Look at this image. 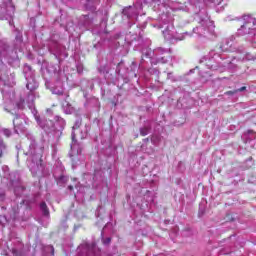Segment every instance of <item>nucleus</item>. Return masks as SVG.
<instances>
[{
    "instance_id": "1",
    "label": "nucleus",
    "mask_w": 256,
    "mask_h": 256,
    "mask_svg": "<svg viewBox=\"0 0 256 256\" xmlns=\"http://www.w3.org/2000/svg\"><path fill=\"white\" fill-rule=\"evenodd\" d=\"M0 89L4 100V111L15 115L13 119L14 133H17V135L23 133L30 141L26 155H28L27 163L32 175L43 173V147L37 145L35 137L25 127L27 117L25 115H18L20 110L25 109V103L28 108L35 109V96L29 94L25 100L23 98H17L13 88L9 85L4 84Z\"/></svg>"
},
{
    "instance_id": "2",
    "label": "nucleus",
    "mask_w": 256,
    "mask_h": 256,
    "mask_svg": "<svg viewBox=\"0 0 256 256\" xmlns=\"http://www.w3.org/2000/svg\"><path fill=\"white\" fill-rule=\"evenodd\" d=\"M15 5L11 0H0V19H13Z\"/></svg>"
},
{
    "instance_id": "3",
    "label": "nucleus",
    "mask_w": 256,
    "mask_h": 256,
    "mask_svg": "<svg viewBox=\"0 0 256 256\" xmlns=\"http://www.w3.org/2000/svg\"><path fill=\"white\" fill-rule=\"evenodd\" d=\"M244 24L238 29V35L240 37H243L245 35H249L251 33H254L253 28L251 27H255L256 25V19L249 16V15H244L242 17Z\"/></svg>"
},
{
    "instance_id": "4",
    "label": "nucleus",
    "mask_w": 256,
    "mask_h": 256,
    "mask_svg": "<svg viewBox=\"0 0 256 256\" xmlns=\"http://www.w3.org/2000/svg\"><path fill=\"white\" fill-rule=\"evenodd\" d=\"M23 72L27 81L26 87L28 91H35V89L39 87V84L37 83V81H35V71H33V68H31V66L25 64Z\"/></svg>"
},
{
    "instance_id": "5",
    "label": "nucleus",
    "mask_w": 256,
    "mask_h": 256,
    "mask_svg": "<svg viewBox=\"0 0 256 256\" xmlns=\"http://www.w3.org/2000/svg\"><path fill=\"white\" fill-rule=\"evenodd\" d=\"M213 29H215L213 22L209 19H205L200 22L198 27L193 29V33L198 35V37H207L208 33H213Z\"/></svg>"
},
{
    "instance_id": "6",
    "label": "nucleus",
    "mask_w": 256,
    "mask_h": 256,
    "mask_svg": "<svg viewBox=\"0 0 256 256\" xmlns=\"http://www.w3.org/2000/svg\"><path fill=\"white\" fill-rule=\"evenodd\" d=\"M164 25H166L165 29L162 31L164 39H166V41H171L173 39H177L176 32H175V26H173L172 23H168V24H164Z\"/></svg>"
},
{
    "instance_id": "7",
    "label": "nucleus",
    "mask_w": 256,
    "mask_h": 256,
    "mask_svg": "<svg viewBox=\"0 0 256 256\" xmlns=\"http://www.w3.org/2000/svg\"><path fill=\"white\" fill-rule=\"evenodd\" d=\"M156 58H157V63H167V58H165V56L163 57H159V55H165V53H169L168 49L165 48H157L154 51Z\"/></svg>"
},
{
    "instance_id": "8",
    "label": "nucleus",
    "mask_w": 256,
    "mask_h": 256,
    "mask_svg": "<svg viewBox=\"0 0 256 256\" xmlns=\"http://www.w3.org/2000/svg\"><path fill=\"white\" fill-rule=\"evenodd\" d=\"M50 91H52L53 95H63V82L61 80H57L55 85L50 88Z\"/></svg>"
},
{
    "instance_id": "9",
    "label": "nucleus",
    "mask_w": 256,
    "mask_h": 256,
    "mask_svg": "<svg viewBox=\"0 0 256 256\" xmlns=\"http://www.w3.org/2000/svg\"><path fill=\"white\" fill-rule=\"evenodd\" d=\"M44 75H57V65L49 63L43 68Z\"/></svg>"
},
{
    "instance_id": "10",
    "label": "nucleus",
    "mask_w": 256,
    "mask_h": 256,
    "mask_svg": "<svg viewBox=\"0 0 256 256\" xmlns=\"http://www.w3.org/2000/svg\"><path fill=\"white\" fill-rule=\"evenodd\" d=\"M123 15H125L128 19H132L135 17V7H127L123 10Z\"/></svg>"
},
{
    "instance_id": "11",
    "label": "nucleus",
    "mask_w": 256,
    "mask_h": 256,
    "mask_svg": "<svg viewBox=\"0 0 256 256\" xmlns=\"http://www.w3.org/2000/svg\"><path fill=\"white\" fill-rule=\"evenodd\" d=\"M63 111L64 113H66V115H71V113H73V111H75V108H73V106L71 104H69L68 102H65L62 105Z\"/></svg>"
},
{
    "instance_id": "12",
    "label": "nucleus",
    "mask_w": 256,
    "mask_h": 256,
    "mask_svg": "<svg viewBox=\"0 0 256 256\" xmlns=\"http://www.w3.org/2000/svg\"><path fill=\"white\" fill-rule=\"evenodd\" d=\"M89 251L90 253H93V255L95 256L101 255V249H99L95 244H91V246H89Z\"/></svg>"
},
{
    "instance_id": "13",
    "label": "nucleus",
    "mask_w": 256,
    "mask_h": 256,
    "mask_svg": "<svg viewBox=\"0 0 256 256\" xmlns=\"http://www.w3.org/2000/svg\"><path fill=\"white\" fill-rule=\"evenodd\" d=\"M71 137H72V143L70 147L72 151H77V149H79V144H77V140L75 139V132H72Z\"/></svg>"
},
{
    "instance_id": "14",
    "label": "nucleus",
    "mask_w": 256,
    "mask_h": 256,
    "mask_svg": "<svg viewBox=\"0 0 256 256\" xmlns=\"http://www.w3.org/2000/svg\"><path fill=\"white\" fill-rule=\"evenodd\" d=\"M40 209L45 217H49V208L45 202L40 204Z\"/></svg>"
},
{
    "instance_id": "15",
    "label": "nucleus",
    "mask_w": 256,
    "mask_h": 256,
    "mask_svg": "<svg viewBox=\"0 0 256 256\" xmlns=\"http://www.w3.org/2000/svg\"><path fill=\"white\" fill-rule=\"evenodd\" d=\"M7 149L5 142L0 138V157H3V151Z\"/></svg>"
},
{
    "instance_id": "16",
    "label": "nucleus",
    "mask_w": 256,
    "mask_h": 256,
    "mask_svg": "<svg viewBox=\"0 0 256 256\" xmlns=\"http://www.w3.org/2000/svg\"><path fill=\"white\" fill-rule=\"evenodd\" d=\"M0 133H3V135H5V137H11V130L7 129V128H2L0 129Z\"/></svg>"
},
{
    "instance_id": "17",
    "label": "nucleus",
    "mask_w": 256,
    "mask_h": 256,
    "mask_svg": "<svg viewBox=\"0 0 256 256\" xmlns=\"http://www.w3.org/2000/svg\"><path fill=\"white\" fill-rule=\"evenodd\" d=\"M23 191H24L23 186H18V187H16V188L14 189L15 195H20V193H23Z\"/></svg>"
},
{
    "instance_id": "18",
    "label": "nucleus",
    "mask_w": 256,
    "mask_h": 256,
    "mask_svg": "<svg viewBox=\"0 0 256 256\" xmlns=\"http://www.w3.org/2000/svg\"><path fill=\"white\" fill-rule=\"evenodd\" d=\"M58 183H59V185L64 184V183H67V177H65V176H60V177L58 178Z\"/></svg>"
},
{
    "instance_id": "19",
    "label": "nucleus",
    "mask_w": 256,
    "mask_h": 256,
    "mask_svg": "<svg viewBox=\"0 0 256 256\" xmlns=\"http://www.w3.org/2000/svg\"><path fill=\"white\" fill-rule=\"evenodd\" d=\"M140 134L145 137V135H149V129L147 128H141L140 129Z\"/></svg>"
},
{
    "instance_id": "20",
    "label": "nucleus",
    "mask_w": 256,
    "mask_h": 256,
    "mask_svg": "<svg viewBox=\"0 0 256 256\" xmlns=\"http://www.w3.org/2000/svg\"><path fill=\"white\" fill-rule=\"evenodd\" d=\"M81 119L76 120L75 125L73 126V129H79L81 127Z\"/></svg>"
},
{
    "instance_id": "21",
    "label": "nucleus",
    "mask_w": 256,
    "mask_h": 256,
    "mask_svg": "<svg viewBox=\"0 0 256 256\" xmlns=\"http://www.w3.org/2000/svg\"><path fill=\"white\" fill-rule=\"evenodd\" d=\"M209 3H213V5H221L223 3V0H208Z\"/></svg>"
},
{
    "instance_id": "22",
    "label": "nucleus",
    "mask_w": 256,
    "mask_h": 256,
    "mask_svg": "<svg viewBox=\"0 0 256 256\" xmlns=\"http://www.w3.org/2000/svg\"><path fill=\"white\" fill-rule=\"evenodd\" d=\"M55 120H56V121H59V123H60L61 125H65V120H64L63 118H61V117H59V116H56V117H55Z\"/></svg>"
},
{
    "instance_id": "23",
    "label": "nucleus",
    "mask_w": 256,
    "mask_h": 256,
    "mask_svg": "<svg viewBox=\"0 0 256 256\" xmlns=\"http://www.w3.org/2000/svg\"><path fill=\"white\" fill-rule=\"evenodd\" d=\"M199 3H201V0H197V1L191 0L189 5H195L197 7V5H199Z\"/></svg>"
},
{
    "instance_id": "24",
    "label": "nucleus",
    "mask_w": 256,
    "mask_h": 256,
    "mask_svg": "<svg viewBox=\"0 0 256 256\" xmlns=\"http://www.w3.org/2000/svg\"><path fill=\"white\" fill-rule=\"evenodd\" d=\"M109 243H111V237L103 239V245H109Z\"/></svg>"
},
{
    "instance_id": "25",
    "label": "nucleus",
    "mask_w": 256,
    "mask_h": 256,
    "mask_svg": "<svg viewBox=\"0 0 256 256\" xmlns=\"http://www.w3.org/2000/svg\"><path fill=\"white\" fill-rule=\"evenodd\" d=\"M246 89H247V87L243 86V87L239 88L238 90H235V93L245 91Z\"/></svg>"
},
{
    "instance_id": "26",
    "label": "nucleus",
    "mask_w": 256,
    "mask_h": 256,
    "mask_svg": "<svg viewBox=\"0 0 256 256\" xmlns=\"http://www.w3.org/2000/svg\"><path fill=\"white\" fill-rule=\"evenodd\" d=\"M0 201H5V193L4 192L0 193Z\"/></svg>"
},
{
    "instance_id": "27",
    "label": "nucleus",
    "mask_w": 256,
    "mask_h": 256,
    "mask_svg": "<svg viewBox=\"0 0 256 256\" xmlns=\"http://www.w3.org/2000/svg\"><path fill=\"white\" fill-rule=\"evenodd\" d=\"M180 11H189V8L187 7V6H185V7H179L178 8Z\"/></svg>"
},
{
    "instance_id": "28",
    "label": "nucleus",
    "mask_w": 256,
    "mask_h": 256,
    "mask_svg": "<svg viewBox=\"0 0 256 256\" xmlns=\"http://www.w3.org/2000/svg\"><path fill=\"white\" fill-rule=\"evenodd\" d=\"M12 253L14 256H21V254H19L15 249L12 250Z\"/></svg>"
},
{
    "instance_id": "29",
    "label": "nucleus",
    "mask_w": 256,
    "mask_h": 256,
    "mask_svg": "<svg viewBox=\"0 0 256 256\" xmlns=\"http://www.w3.org/2000/svg\"><path fill=\"white\" fill-rule=\"evenodd\" d=\"M209 55L210 57H215V50L210 51Z\"/></svg>"
},
{
    "instance_id": "30",
    "label": "nucleus",
    "mask_w": 256,
    "mask_h": 256,
    "mask_svg": "<svg viewBox=\"0 0 256 256\" xmlns=\"http://www.w3.org/2000/svg\"><path fill=\"white\" fill-rule=\"evenodd\" d=\"M247 134H248V135H251V134L256 135V133H255L253 130H248V131H247Z\"/></svg>"
},
{
    "instance_id": "31",
    "label": "nucleus",
    "mask_w": 256,
    "mask_h": 256,
    "mask_svg": "<svg viewBox=\"0 0 256 256\" xmlns=\"http://www.w3.org/2000/svg\"><path fill=\"white\" fill-rule=\"evenodd\" d=\"M154 27H158V29H163L165 26L159 24V25H154Z\"/></svg>"
},
{
    "instance_id": "32",
    "label": "nucleus",
    "mask_w": 256,
    "mask_h": 256,
    "mask_svg": "<svg viewBox=\"0 0 256 256\" xmlns=\"http://www.w3.org/2000/svg\"><path fill=\"white\" fill-rule=\"evenodd\" d=\"M234 93H236L235 91L233 92V91H228V92H226V95H233Z\"/></svg>"
},
{
    "instance_id": "33",
    "label": "nucleus",
    "mask_w": 256,
    "mask_h": 256,
    "mask_svg": "<svg viewBox=\"0 0 256 256\" xmlns=\"http://www.w3.org/2000/svg\"><path fill=\"white\" fill-rule=\"evenodd\" d=\"M68 189H69L70 191H73V186H72V185L68 186Z\"/></svg>"
},
{
    "instance_id": "34",
    "label": "nucleus",
    "mask_w": 256,
    "mask_h": 256,
    "mask_svg": "<svg viewBox=\"0 0 256 256\" xmlns=\"http://www.w3.org/2000/svg\"><path fill=\"white\" fill-rule=\"evenodd\" d=\"M177 39H178L179 41H183V39H184V38H183V37H181V38H177Z\"/></svg>"
},
{
    "instance_id": "35",
    "label": "nucleus",
    "mask_w": 256,
    "mask_h": 256,
    "mask_svg": "<svg viewBox=\"0 0 256 256\" xmlns=\"http://www.w3.org/2000/svg\"><path fill=\"white\" fill-rule=\"evenodd\" d=\"M132 65H134V67H137V64H135V62H132Z\"/></svg>"
},
{
    "instance_id": "36",
    "label": "nucleus",
    "mask_w": 256,
    "mask_h": 256,
    "mask_svg": "<svg viewBox=\"0 0 256 256\" xmlns=\"http://www.w3.org/2000/svg\"><path fill=\"white\" fill-rule=\"evenodd\" d=\"M36 121H38V122H39V118H38V117H36Z\"/></svg>"
},
{
    "instance_id": "37",
    "label": "nucleus",
    "mask_w": 256,
    "mask_h": 256,
    "mask_svg": "<svg viewBox=\"0 0 256 256\" xmlns=\"http://www.w3.org/2000/svg\"><path fill=\"white\" fill-rule=\"evenodd\" d=\"M87 17H89V16H87V15H86V16H84V18H85V19H87Z\"/></svg>"
}]
</instances>
